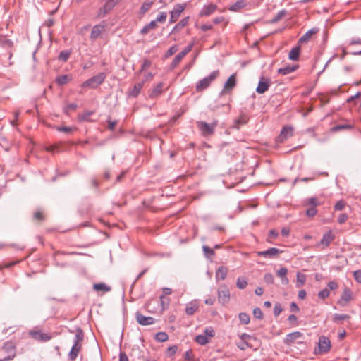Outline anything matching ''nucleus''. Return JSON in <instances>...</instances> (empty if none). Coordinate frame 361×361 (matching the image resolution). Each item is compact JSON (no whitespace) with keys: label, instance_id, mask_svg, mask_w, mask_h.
Instances as JSON below:
<instances>
[{"label":"nucleus","instance_id":"21","mask_svg":"<svg viewBox=\"0 0 361 361\" xmlns=\"http://www.w3.org/2000/svg\"><path fill=\"white\" fill-rule=\"evenodd\" d=\"M3 349L6 352H11L12 354L1 359L0 361H9L15 357L14 348L11 343H6L4 344Z\"/></svg>","mask_w":361,"mask_h":361},{"label":"nucleus","instance_id":"45","mask_svg":"<svg viewBox=\"0 0 361 361\" xmlns=\"http://www.w3.org/2000/svg\"><path fill=\"white\" fill-rule=\"evenodd\" d=\"M247 285V281L243 278H238L237 279L236 286L239 289H244Z\"/></svg>","mask_w":361,"mask_h":361},{"label":"nucleus","instance_id":"47","mask_svg":"<svg viewBox=\"0 0 361 361\" xmlns=\"http://www.w3.org/2000/svg\"><path fill=\"white\" fill-rule=\"evenodd\" d=\"M78 106L75 103L68 104L64 107V112L66 114H69L71 111H75L77 109Z\"/></svg>","mask_w":361,"mask_h":361},{"label":"nucleus","instance_id":"33","mask_svg":"<svg viewBox=\"0 0 361 361\" xmlns=\"http://www.w3.org/2000/svg\"><path fill=\"white\" fill-rule=\"evenodd\" d=\"M93 288L97 291L109 292L111 290V287L102 283L94 284Z\"/></svg>","mask_w":361,"mask_h":361},{"label":"nucleus","instance_id":"38","mask_svg":"<svg viewBox=\"0 0 361 361\" xmlns=\"http://www.w3.org/2000/svg\"><path fill=\"white\" fill-rule=\"evenodd\" d=\"M305 281H306V276L305 274L298 273L297 274L296 286L298 288L301 287L302 286H303L305 284Z\"/></svg>","mask_w":361,"mask_h":361},{"label":"nucleus","instance_id":"20","mask_svg":"<svg viewBox=\"0 0 361 361\" xmlns=\"http://www.w3.org/2000/svg\"><path fill=\"white\" fill-rule=\"evenodd\" d=\"M216 9V5L211 4L209 5L204 6L200 13V16H208L213 13Z\"/></svg>","mask_w":361,"mask_h":361},{"label":"nucleus","instance_id":"17","mask_svg":"<svg viewBox=\"0 0 361 361\" xmlns=\"http://www.w3.org/2000/svg\"><path fill=\"white\" fill-rule=\"evenodd\" d=\"M236 85V74H232L224 83L223 91L225 92L233 90Z\"/></svg>","mask_w":361,"mask_h":361},{"label":"nucleus","instance_id":"60","mask_svg":"<svg viewBox=\"0 0 361 361\" xmlns=\"http://www.w3.org/2000/svg\"><path fill=\"white\" fill-rule=\"evenodd\" d=\"M240 338L242 341L245 342V343H248V341L254 338L251 335H249V334H245V333L242 334L240 336Z\"/></svg>","mask_w":361,"mask_h":361},{"label":"nucleus","instance_id":"57","mask_svg":"<svg viewBox=\"0 0 361 361\" xmlns=\"http://www.w3.org/2000/svg\"><path fill=\"white\" fill-rule=\"evenodd\" d=\"M178 350V347L177 345H172V346H169L168 348H167V353L169 356H173V355L176 354V353L177 352Z\"/></svg>","mask_w":361,"mask_h":361},{"label":"nucleus","instance_id":"31","mask_svg":"<svg viewBox=\"0 0 361 361\" xmlns=\"http://www.w3.org/2000/svg\"><path fill=\"white\" fill-rule=\"evenodd\" d=\"M157 27L156 21L152 20L145 26L142 27V29L140 30V33L142 35H145L149 32L150 30H153Z\"/></svg>","mask_w":361,"mask_h":361},{"label":"nucleus","instance_id":"61","mask_svg":"<svg viewBox=\"0 0 361 361\" xmlns=\"http://www.w3.org/2000/svg\"><path fill=\"white\" fill-rule=\"evenodd\" d=\"M92 112L91 111H87L85 112L83 114L79 116L80 121H89L90 116L92 115Z\"/></svg>","mask_w":361,"mask_h":361},{"label":"nucleus","instance_id":"55","mask_svg":"<svg viewBox=\"0 0 361 361\" xmlns=\"http://www.w3.org/2000/svg\"><path fill=\"white\" fill-rule=\"evenodd\" d=\"M283 311V308L279 303H276L274 305V314L276 317L279 316Z\"/></svg>","mask_w":361,"mask_h":361},{"label":"nucleus","instance_id":"43","mask_svg":"<svg viewBox=\"0 0 361 361\" xmlns=\"http://www.w3.org/2000/svg\"><path fill=\"white\" fill-rule=\"evenodd\" d=\"M71 52L67 50L61 51L59 55V59L63 62L67 61L70 56Z\"/></svg>","mask_w":361,"mask_h":361},{"label":"nucleus","instance_id":"50","mask_svg":"<svg viewBox=\"0 0 361 361\" xmlns=\"http://www.w3.org/2000/svg\"><path fill=\"white\" fill-rule=\"evenodd\" d=\"M351 128H352V126L350 125L341 124V125H336V126H334L332 128V130L334 131H339V130H345V129H350Z\"/></svg>","mask_w":361,"mask_h":361},{"label":"nucleus","instance_id":"44","mask_svg":"<svg viewBox=\"0 0 361 361\" xmlns=\"http://www.w3.org/2000/svg\"><path fill=\"white\" fill-rule=\"evenodd\" d=\"M68 76L67 75H60L56 79V82L59 85H65L68 82Z\"/></svg>","mask_w":361,"mask_h":361},{"label":"nucleus","instance_id":"13","mask_svg":"<svg viewBox=\"0 0 361 361\" xmlns=\"http://www.w3.org/2000/svg\"><path fill=\"white\" fill-rule=\"evenodd\" d=\"M105 30V25L99 23L93 26L91 34L90 39L92 41L96 40Z\"/></svg>","mask_w":361,"mask_h":361},{"label":"nucleus","instance_id":"42","mask_svg":"<svg viewBox=\"0 0 361 361\" xmlns=\"http://www.w3.org/2000/svg\"><path fill=\"white\" fill-rule=\"evenodd\" d=\"M238 317H239V319L241 322V323H243L244 324H249V322L250 321V317L249 314L247 313H245V312L240 313L238 315Z\"/></svg>","mask_w":361,"mask_h":361},{"label":"nucleus","instance_id":"28","mask_svg":"<svg viewBox=\"0 0 361 361\" xmlns=\"http://www.w3.org/2000/svg\"><path fill=\"white\" fill-rule=\"evenodd\" d=\"M198 310V305L196 302H190L185 308V313L188 315L193 314Z\"/></svg>","mask_w":361,"mask_h":361},{"label":"nucleus","instance_id":"4","mask_svg":"<svg viewBox=\"0 0 361 361\" xmlns=\"http://www.w3.org/2000/svg\"><path fill=\"white\" fill-rule=\"evenodd\" d=\"M219 71L218 70L212 71L209 75L200 80L196 85V90L201 92L207 88L211 82L214 81L219 75Z\"/></svg>","mask_w":361,"mask_h":361},{"label":"nucleus","instance_id":"5","mask_svg":"<svg viewBox=\"0 0 361 361\" xmlns=\"http://www.w3.org/2000/svg\"><path fill=\"white\" fill-rule=\"evenodd\" d=\"M106 75L104 73H100L97 75L92 77L91 78L87 80L82 83V87H88L90 88H96L99 85L103 83L105 80Z\"/></svg>","mask_w":361,"mask_h":361},{"label":"nucleus","instance_id":"19","mask_svg":"<svg viewBox=\"0 0 361 361\" xmlns=\"http://www.w3.org/2000/svg\"><path fill=\"white\" fill-rule=\"evenodd\" d=\"M334 235H333L332 232L329 231L323 235L322 238L320 240V244L324 247H328L331 242L334 240Z\"/></svg>","mask_w":361,"mask_h":361},{"label":"nucleus","instance_id":"63","mask_svg":"<svg viewBox=\"0 0 361 361\" xmlns=\"http://www.w3.org/2000/svg\"><path fill=\"white\" fill-rule=\"evenodd\" d=\"M327 286H328L329 289L333 290H336V288H338V285L337 282H336L335 281H331L328 283Z\"/></svg>","mask_w":361,"mask_h":361},{"label":"nucleus","instance_id":"59","mask_svg":"<svg viewBox=\"0 0 361 361\" xmlns=\"http://www.w3.org/2000/svg\"><path fill=\"white\" fill-rule=\"evenodd\" d=\"M177 51H178V47L176 45L172 46L171 47H170L168 49V51H167V52L166 54V56L168 57V56H172Z\"/></svg>","mask_w":361,"mask_h":361},{"label":"nucleus","instance_id":"53","mask_svg":"<svg viewBox=\"0 0 361 361\" xmlns=\"http://www.w3.org/2000/svg\"><path fill=\"white\" fill-rule=\"evenodd\" d=\"M253 315L255 318L259 319H261L263 317V313H262L261 309L259 307H255L253 310Z\"/></svg>","mask_w":361,"mask_h":361},{"label":"nucleus","instance_id":"14","mask_svg":"<svg viewBox=\"0 0 361 361\" xmlns=\"http://www.w3.org/2000/svg\"><path fill=\"white\" fill-rule=\"evenodd\" d=\"M353 299L352 298V292L348 288H345L341 296L340 300H338V304L341 307L346 306L347 303Z\"/></svg>","mask_w":361,"mask_h":361},{"label":"nucleus","instance_id":"3","mask_svg":"<svg viewBox=\"0 0 361 361\" xmlns=\"http://www.w3.org/2000/svg\"><path fill=\"white\" fill-rule=\"evenodd\" d=\"M103 5L99 8L96 18H104L119 2V0H102Z\"/></svg>","mask_w":361,"mask_h":361},{"label":"nucleus","instance_id":"49","mask_svg":"<svg viewBox=\"0 0 361 361\" xmlns=\"http://www.w3.org/2000/svg\"><path fill=\"white\" fill-rule=\"evenodd\" d=\"M264 281L268 284H272L274 282V276L271 273H267L264 276Z\"/></svg>","mask_w":361,"mask_h":361},{"label":"nucleus","instance_id":"37","mask_svg":"<svg viewBox=\"0 0 361 361\" xmlns=\"http://www.w3.org/2000/svg\"><path fill=\"white\" fill-rule=\"evenodd\" d=\"M286 14V11L283 9L279 11L276 15L271 20V23H276L283 18Z\"/></svg>","mask_w":361,"mask_h":361},{"label":"nucleus","instance_id":"11","mask_svg":"<svg viewBox=\"0 0 361 361\" xmlns=\"http://www.w3.org/2000/svg\"><path fill=\"white\" fill-rule=\"evenodd\" d=\"M135 319L137 322L142 326L151 325L155 323V319L152 317H146L140 312H136Z\"/></svg>","mask_w":361,"mask_h":361},{"label":"nucleus","instance_id":"39","mask_svg":"<svg viewBox=\"0 0 361 361\" xmlns=\"http://www.w3.org/2000/svg\"><path fill=\"white\" fill-rule=\"evenodd\" d=\"M152 4L153 1L144 2L142 6L140 7V13L142 15L145 14L147 11H148L150 9Z\"/></svg>","mask_w":361,"mask_h":361},{"label":"nucleus","instance_id":"62","mask_svg":"<svg viewBox=\"0 0 361 361\" xmlns=\"http://www.w3.org/2000/svg\"><path fill=\"white\" fill-rule=\"evenodd\" d=\"M353 276L355 280L361 283V270H356L353 272Z\"/></svg>","mask_w":361,"mask_h":361},{"label":"nucleus","instance_id":"34","mask_svg":"<svg viewBox=\"0 0 361 361\" xmlns=\"http://www.w3.org/2000/svg\"><path fill=\"white\" fill-rule=\"evenodd\" d=\"M163 83L162 82H160L159 83L152 91V92L150 93L149 96L151 97H155L158 95H159L161 92H162V90H163Z\"/></svg>","mask_w":361,"mask_h":361},{"label":"nucleus","instance_id":"2","mask_svg":"<svg viewBox=\"0 0 361 361\" xmlns=\"http://www.w3.org/2000/svg\"><path fill=\"white\" fill-rule=\"evenodd\" d=\"M196 125L203 137H209L214 135L215 128L218 125V121L214 120L211 123L198 121L196 122Z\"/></svg>","mask_w":361,"mask_h":361},{"label":"nucleus","instance_id":"30","mask_svg":"<svg viewBox=\"0 0 361 361\" xmlns=\"http://www.w3.org/2000/svg\"><path fill=\"white\" fill-rule=\"evenodd\" d=\"M189 18H190L189 16H187V17H185L184 18H183L178 24H176L175 25L172 32H176V31H178L179 30H181L182 28H183L188 23Z\"/></svg>","mask_w":361,"mask_h":361},{"label":"nucleus","instance_id":"24","mask_svg":"<svg viewBox=\"0 0 361 361\" xmlns=\"http://www.w3.org/2000/svg\"><path fill=\"white\" fill-rule=\"evenodd\" d=\"M293 135V128L290 126L284 127L280 133L279 139L281 142Z\"/></svg>","mask_w":361,"mask_h":361},{"label":"nucleus","instance_id":"56","mask_svg":"<svg viewBox=\"0 0 361 361\" xmlns=\"http://www.w3.org/2000/svg\"><path fill=\"white\" fill-rule=\"evenodd\" d=\"M345 206V202L343 200L338 201L334 206L335 210L341 211Z\"/></svg>","mask_w":361,"mask_h":361},{"label":"nucleus","instance_id":"12","mask_svg":"<svg viewBox=\"0 0 361 361\" xmlns=\"http://www.w3.org/2000/svg\"><path fill=\"white\" fill-rule=\"evenodd\" d=\"M304 338L303 334L300 331H294L286 335L284 343L286 345H292L295 341Z\"/></svg>","mask_w":361,"mask_h":361},{"label":"nucleus","instance_id":"46","mask_svg":"<svg viewBox=\"0 0 361 361\" xmlns=\"http://www.w3.org/2000/svg\"><path fill=\"white\" fill-rule=\"evenodd\" d=\"M329 295H330L329 290L328 288H324L323 290H322L321 291L319 292L318 297L320 299L324 300V299L327 298L329 296Z\"/></svg>","mask_w":361,"mask_h":361},{"label":"nucleus","instance_id":"41","mask_svg":"<svg viewBox=\"0 0 361 361\" xmlns=\"http://www.w3.org/2000/svg\"><path fill=\"white\" fill-rule=\"evenodd\" d=\"M169 338L168 335L165 332H158L155 335V339L159 342H164Z\"/></svg>","mask_w":361,"mask_h":361},{"label":"nucleus","instance_id":"54","mask_svg":"<svg viewBox=\"0 0 361 361\" xmlns=\"http://www.w3.org/2000/svg\"><path fill=\"white\" fill-rule=\"evenodd\" d=\"M307 204L311 205V207L315 208L319 204V202L316 197H311L307 200Z\"/></svg>","mask_w":361,"mask_h":361},{"label":"nucleus","instance_id":"23","mask_svg":"<svg viewBox=\"0 0 361 361\" xmlns=\"http://www.w3.org/2000/svg\"><path fill=\"white\" fill-rule=\"evenodd\" d=\"M144 85V81L136 83L133 89L128 92V96L132 97H136L140 92Z\"/></svg>","mask_w":361,"mask_h":361},{"label":"nucleus","instance_id":"40","mask_svg":"<svg viewBox=\"0 0 361 361\" xmlns=\"http://www.w3.org/2000/svg\"><path fill=\"white\" fill-rule=\"evenodd\" d=\"M350 319V316L345 314H334L333 317V321L334 322H338L342 320H346Z\"/></svg>","mask_w":361,"mask_h":361},{"label":"nucleus","instance_id":"51","mask_svg":"<svg viewBox=\"0 0 361 361\" xmlns=\"http://www.w3.org/2000/svg\"><path fill=\"white\" fill-rule=\"evenodd\" d=\"M166 17H167V14L166 12H161L157 17L156 20H154V21H156V23H163L166 20Z\"/></svg>","mask_w":361,"mask_h":361},{"label":"nucleus","instance_id":"6","mask_svg":"<svg viewBox=\"0 0 361 361\" xmlns=\"http://www.w3.org/2000/svg\"><path fill=\"white\" fill-rule=\"evenodd\" d=\"M219 302L223 305L227 304L230 300V292L226 285H222L218 290Z\"/></svg>","mask_w":361,"mask_h":361},{"label":"nucleus","instance_id":"52","mask_svg":"<svg viewBox=\"0 0 361 361\" xmlns=\"http://www.w3.org/2000/svg\"><path fill=\"white\" fill-rule=\"evenodd\" d=\"M204 336H207V338H212L215 335V332H214V330L213 329V328L212 327H207L204 329Z\"/></svg>","mask_w":361,"mask_h":361},{"label":"nucleus","instance_id":"27","mask_svg":"<svg viewBox=\"0 0 361 361\" xmlns=\"http://www.w3.org/2000/svg\"><path fill=\"white\" fill-rule=\"evenodd\" d=\"M300 48L299 46L293 47L288 54L289 59L292 61H297L299 58Z\"/></svg>","mask_w":361,"mask_h":361},{"label":"nucleus","instance_id":"7","mask_svg":"<svg viewBox=\"0 0 361 361\" xmlns=\"http://www.w3.org/2000/svg\"><path fill=\"white\" fill-rule=\"evenodd\" d=\"M13 42L5 36H0V47L5 49L6 54L8 55V59H11L13 55L12 48Z\"/></svg>","mask_w":361,"mask_h":361},{"label":"nucleus","instance_id":"25","mask_svg":"<svg viewBox=\"0 0 361 361\" xmlns=\"http://www.w3.org/2000/svg\"><path fill=\"white\" fill-rule=\"evenodd\" d=\"M228 269L225 267H219L216 271V281L224 280L227 276Z\"/></svg>","mask_w":361,"mask_h":361},{"label":"nucleus","instance_id":"15","mask_svg":"<svg viewBox=\"0 0 361 361\" xmlns=\"http://www.w3.org/2000/svg\"><path fill=\"white\" fill-rule=\"evenodd\" d=\"M318 345L321 353H327L331 348L330 340L325 336H321L319 339Z\"/></svg>","mask_w":361,"mask_h":361},{"label":"nucleus","instance_id":"8","mask_svg":"<svg viewBox=\"0 0 361 361\" xmlns=\"http://www.w3.org/2000/svg\"><path fill=\"white\" fill-rule=\"evenodd\" d=\"M30 336L37 341L45 342L51 338L50 334L44 333L40 330H32L29 332Z\"/></svg>","mask_w":361,"mask_h":361},{"label":"nucleus","instance_id":"9","mask_svg":"<svg viewBox=\"0 0 361 361\" xmlns=\"http://www.w3.org/2000/svg\"><path fill=\"white\" fill-rule=\"evenodd\" d=\"M185 4H177L174 6L173 10L171 11V16L169 22L171 23H175L180 17L182 12L184 11Z\"/></svg>","mask_w":361,"mask_h":361},{"label":"nucleus","instance_id":"58","mask_svg":"<svg viewBox=\"0 0 361 361\" xmlns=\"http://www.w3.org/2000/svg\"><path fill=\"white\" fill-rule=\"evenodd\" d=\"M317 210L314 207H310L307 209L306 214L309 217H313L317 214Z\"/></svg>","mask_w":361,"mask_h":361},{"label":"nucleus","instance_id":"18","mask_svg":"<svg viewBox=\"0 0 361 361\" xmlns=\"http://www.w3.org/2000/svg\"><path fill=\"white\" fill-rule=\"evenodd\" d=\"M319 31V29L314 27L306 32L298 40L299 44H303L310 40L313 35H315Z\"/></svg>","mask_w":361,"mask_h":361},{"label":"nucleus","instance_id":"29","mask_svg":"<svg viewBox=\"0 0 361 361\" xmlns=\"http://www.w3.org/2000/svg\"><path fill=\"white\" fill-rule=\"evenodd\" d=\"M246 5L247 4L245 0H239L230 7V10L232 11H238L241 8H244Z\"/></svg>","mask_w":361,"mask_h":361},{"label":"nucleus","instance_id":"35","mask_svg":"<svg viewBox=\"0 0 361 361\" xmlns=\"http://www.w3.org/2000/svg\"><path fill=\"white\" fill-rule=\"evenodd\" d=\"M202 250H203L204 256L207 259H211L215 255V252H214V250L210 248L207 245H203L202 246Z\"/></svg>","mask_w":361,"mask_h":361},{"label":"nucleus","instance_id":"36","mask_svg":"<svg viewBox=\"0 0 361 361\" xmlns=\"http://www.w3.org/2000/svg\"><path fill=\"white\" fill-rule=\"evenodd\" d=\"M185 56L184 55V54L182 53L181 51L178 53L171 62V68H174L175 67H176Z\"/></svg>","mask_w":361,"mask_h":361},{"label":"nucleus","instance_id":"48","mask_svg":"<svg viewBox=\"0 0 361 361\" xmlns=\"http://www.w3.org/2000/svg\"><path fill=\"white\" fill-rule=\"evenodd\" d=\"M151 65H152L151 61L147 59H145L143 61L141 68L140 70V73L148 69L151 66Z\"/></svg>","mask_w":361,"mask_h":361},{"label":"nucleus","instance_id":"10","mask_svg":"<svg viewBox=\"0 0 361 361\" xmlns=\"http://www.w3.org/2000/svg\"><path fill=\"white\" fill-rule=\"evenodd\" d=\"M282 251L276 247H271L264 251H257L256 255L257 256H262L265 258H274L278 256L279 254L281 253Z\"/></svg>","mask_w":361,"mask_h":361},{"label":"nucleus","instance_id":"22","mask_svg":"<svg viewBox=\"0 0 361 361\" xmlns=\"http://www.w3.org/2000/svg\"><path fill=\"white\" fill-rule=\"evenodd\" d=\"M287 273L288 269L285 267H282L276 271L277 276L281 278V283L283 285H287L289 283V280L286 276Z\"/></svg>","mask_w":361,"mask_h":361},{"label":"nucleus","instance_id":"64","mask_svg":"<svg viewBox=\"0 0 361 361\" xmlns=\"http://www.w3.org/2000/svg\"><path fill=\"white\" fill-rule=\"evenodd\" d=\"M348 219V215L346 214H341L338 218V222L341 224L345 223Z\"/></svg>","mask_w":361,"mask_h":361},{"label":"nucleus","instance_id":"32","mask_svg":"<svg viewBox=\"0 0 361 361\" xmlns=\"http://www.w3.org/2000/svg\"><path fill=\"white\" fill-rule=\"evenodd\" d=\"M195 341L197 343L201 345H204L209 343V338H207V336H204V334H200L195 336Z\"/></svg>","mask_w":361,"mask_h":361},{"label":"nucleus","instance_id":"16","mask_svg":"<svg viewBox=\"0 0 361 361\" xmlns=\"http://www.w3.org/2000/svg\"><path fill=\"white\" fill-rule=\"evenodd\" d=\"M269 86V80L262 77L256 88V92L259 94H263L268 90Z\"/></svg>","mask_w":361,"mask_h":361},{"label":"nucleus","instance_id":"26","mask_svg":"<svg viewBox=\"0 0 361 361\" xmlns=\"http://www.w3.org/2000/svg\"><path fill=\"white\" fill-rule=\"evenodd\" d=\"M298 68V66L297 65L286 66L285 67L279 68L278 70V73L281 75H287L295 71Z\"/></svg>","mask_w":361,"mask_h":361},{"label":"nucleus","instance_id":"1","mask_svg":"<svg viewBox=\"0 0 361 361\" xmlns=\"http://www.w3.org/2000/svg\"><path fill=\"white\" fill-rule=\"evenodd\" d=\"M84 334L82 329H78L76 331L75 335L73 338V345L68 353V358L71 361H74L82 348V342L83 341Z\"/></svg>","mask_w":361,"mask_h":361}]
</instances>
